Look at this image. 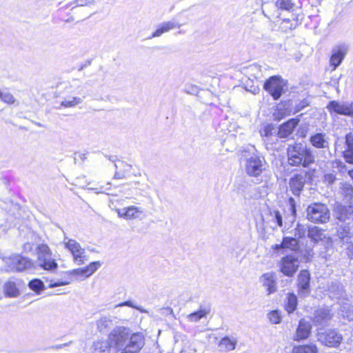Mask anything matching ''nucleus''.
<instances>
[{"instance_id": "14", "label": "nucleus", "mask_w": 353, "mask_h": 353, "mask_svg": "<svg viewBox=\"0 0 353 353\" xmlns=\"http://www.w3.org/2000/svg\"><path fill=\"white\" fill-rule=\"evenodd\" d=\"M347 50L348 46L345 43L339 44L332 48L330 63L333 68V70H335L341 65L347 52Z\"/></svg>"}, {"instance_id": "50", "label": "nucleus", "mask_w": 353, "mask_h": 353, "mask_svg": "<svg viewBox=\"0 0 353 353\" xmlns=\"http://www.w3.org/2000/svg\"><path fill=\"white\" fill-rule=\"evenodd\" d=\"M220 346L224 347L228 350H232L235 348V343L228 337H224L220 342Z\"/></svg>"}, {"instance_id": "61", "label": "nucleus", "mask_w": 353, "mask_h": 353, "mask_svg": "<svg viewBox=\"0 0 353 353\" xmlns=\"http://www.w3.org/2000/svg\"><path fill=\"white\" fill-rule=\"evenodd\" d=\"M91 63H92V60H90V59L86 60L84 63L79 65V66L78 68V70L82 71L84 68L90 65Z\"/></svg>"}, {"instance_id": "63", "label": "nucleus", "mask_w": 353, "mask_h": 353, "mask_svg": "<svg viewBox=\"0 0 353 353\" xmlns=\"http://www.w3.org/2000/svg\"><path fill=\"white\" fill-rule=\"evenodd\" d=\"M23 248L24 251L30 252L32 249V244L31 243L27 242L24 243Z\"/></svg>"}, {"instance_id": "32", "label": "nucleus", "mask_w": 353, "mask_h": 353, "mask_svg": "<svg viewBox=\"0 0 353 353\" xmlns=\"http://www.w3.org/2000/svg\"><path fill=\"white\" fill-rule=\"evenodd\" d=\"M114 166L116 171L114 176H125V174H129L132 169V165L123 161H118L117 163H114Z\"/></svg>"}, {"instance_id": "13", "label": "nucleus", "mask_w": 353, "mask_h": 353, "mask_svg": "<svg viewBox=\"0 0 353 353\" xmlns=\"http://www.w3.org/2000/svg\"><path fill=\"white\" fill-rule=\"evenodd\" d=\"M312 324L305 319H301L299 321L296 332L292 336V340L300 342L307 339L312 334Z\"/></svg>"}, {"instance_id": "3", "label": "nucleus", "mask_w": 353, "mask_h": 353, "mask_svg": "<svg viewBox=\"0 0 353 353\" xmlns=\"http://www.w3.org/2000/svg\"><path fill=\"white\" fill-rule=\"evenodd\" d=\"M307 219L315 223H325L330 220V212L325 204L314 203L308 205L306 210Z\"/></svg>"}, {"instance_id": "17", "label": "nucleus", "mask_w": 353, "mask_h": 353, "mask_svg": "<svg viewBox=\"0 0 353 353\" xmlns=\"http://www.w3.org/2000/svg\"><path fill=\"white\" fill-rule=\"evenodd\" d=\"M327 292L332 299H347V294L343 285L339 281H332L327 284Z\"/></svg>"}, {"instance_id": "43", "label": "nucleus", "mask_w": 353, "mask_h": 353, "mask_svg": "<svg viewBox=\"0 0 353 353\" xmlns=\"http://www.w3.org/2000/svg\"><path fill=\"white\" fill-rule=\"evenodd\" d=\"M273 130H274L273 125L268 124V125L264 126L260 130L261 136L263 138H265V139H264V142H267L270 139L271 137L273 135Z\"/></svg>"}, {"instance_id": "30", "label": "nucleus", "mask_w": 353, "mask_h": 353, "mask_svg": "<svg viewBox=\"0 0 353 353\" xmlns=\"http://www.w3.org/2000/svg\"><path fill=\"white\" fill-rule=\"evenodd\" d=\"M307 236L314 243H317L324 238L323 231L317 226L308 227Z\"/></svg>"}, {"instance_id": "47", "label": "nucleus", "mask_w": 353, "mask_h": 353, "mask_svg": "<svg viewBox=\"0 0 353 353\" xmlns=\"http://www.w3.org/2000/svg\"><path fill=\"white\" fill-rule=\"evenodd\" d=\"M111 323V320L108 316H103L97 321V329L99 332H103L105 330L109 324Z\"/></svg>"}, {"instance_id": "1", "label": "nucleus", "mask_w": 353, "mask_h": 353, "mask_svg": "<svg viewBox=\"0 0 353 353\" xmlns=\"http://www.w3.org/2000/svg\"><path fill=\"white\" fill-rule=\"evenodd\" d=\"M287 154L289 163L292 165H301L307 168L314 163L315 157L311 148L301 143L289 145Z\"/></svg>"}, {"instance_id": "60", "label": "nucleus", "mask_w": 353, "mask_h": 353, "mask_svg": "<svg viewBox=\"0 0 353 353\" xmlns=\"http://www.w3.org/2000/svg\"><path fill=\"white\" fill-rule=\"evenodd\" d=\"M74 163H77L78 158H79L81 161H84L87 159L85 153H81L79 152H74Z\"/></svg>"}, {"instance_id": "33", "label": "nucleus", "mask_w": 353, "mask_h": 353, "mask_svg": "<svg viewBox=\"0 0 353 353\" xmlns=\"http://www.w3.org/2000/svg\"><path fill=\"white\" fill-rule=\"evenodd\" d=\"M285 310L291 314L296 309L297 307V297L294 293H288L286 298L285 304Z\"/></svg>"}, {"instance_id": "11", "label": "nucleus", "mask_w": 353, "mask_h": 353, "mask_svg": "<svg viewBox=\"0 0 353 353\" xmlns=\"http://www.w3.org/2000/svg\"><path fill=\"white\" fill-rule=\"evenodd\" d=\"M145 344L141 333L130 334L129 339L121 353H138Z\"/></svg>"}, {"instance_id": "64", "label": "nucleus", "mask_w": 353, "mask_h": 353, "mask_svg": "<svg viewBox=\"0 0 353 353\" xmlns=\"http://www.w3.org/2000/svg\"><path fill=\"white\" fill-rule=\"evenodd\" d=\"M115 210L117 212L119 217L123 219V216L125 214V211L123 210V209L117 208Z\"/></svg>"}, {"instance_id": "51", "label": "nucleus", "mask_w": 353, "mask_h": 353, "mask_svg": "<svg viewBox=\"0 0 353 353\" xmlns=\"http://www.w3.org/2000/svg\"><path fill=\"white\" fill-rule=\"evenodd\" d=\"M270 214L278 226L280 228L283 227V217L279 210H273L270 212Z\"/></svg>"}, {"instance_id": "38", "label": "nucleus", "mask_w": 353, "mask_h": 353, "mask_svg": "<svg viewBox=\"0 0 353 353\" xmlns=\"http://www.w3.org/2000/svg\"><path fill=\"white\" fill-rule=\"evenodd\" d=\"M28 287L37 294H40L43 290H45L44 283L39 279L30 280L28 283Z\"/></svg>"}, {"instance_id": "5", "label": "nucleus", "mask_w": 353, "mask_h": 353, "mask_svg": "<svg viewBox=\"0 0 353 353\" xmlns=\"http://www.w3.org/2000/svg\"><path fill=\"white\" fill-rule=\"evenodd\" d=\"M316 337L320 343L330 347L339 346L343 341L342 334L336 329L319 328L317 330Z\"/></svg>"}, {"instance_id": "18", "label": "nucleus", "mask_w": 353, "mask_h": 353, "mask_svg": "<svg viewBox=\"0 0 353 353\" xmlns=\"http://www.w3.org/2000/svg\"><path fill=\"white\" fill-rule=\"evenodd\" d=\"M211 303L208 301H203L200 303L199 308L197 311L194 312L188 316V319L190 322H198L201 319L206 318L211 312Z\"/></svg>"}, {"instance_id": "26", "label": "nucleus", "mask_w": 353, "mask_h": 353, "mask_svg": "<svg viewBox=\"0 0 353 353\" xmlns=\"http://www.w3.org/2000/svg\"><path fill=\"white\" fill-rule=\"evenodd\" d=\"M296 254H298L296 257H299V262L308 263L311 261L314 254L313 246L305 245L303 248L300 247V250Z\"/></svg>"}, {"instance_id": "24", "label": "nucleus", "mask_w": 353, "mask_h": 353, "mask_svg": "<svg viewBox=\"0 0 353 353\" xmlns=\"http://www.w3.org/2000/svg\"><path fill=\"white\" fill-rule=\"evenodd\" d=\"M111 345L108 340H98L93 342L92 353H110Z\"/></svg>"}, {"instance_id": "53", "label": "nucleus", "mask_w": 353, "mask_h": 353, "mask_svg": "<svg viewBox=\"0 0 353 353\" xmlns=\"http://www.w3.org/2000/svg\"><path fill=\"white\" fill-rule=\"evenodd\" d=\"M298 26L297 21L294 23L292 22L289 19H285L283 20L281 27L286 31L287 30H294Z\"/></svg>"}, {"instance_id": "22", "label": "nucleus", "mask_w": 353, "mask_h": 353, "mask_svg": "<svg viewBox=\"0 0 353 353\" xmlns=\"http://www.w3.org/2000/svg\"><path fill=\"white\" fill-rule=\"evenodd\" d=\"M345 150L343 152V156L348 163H353V134L349 132L345 135Z\"/></svg>"}, {"instance_id": "37", "label": "nucleus", "mask_w": 353, "mask_h": 353, "mask_svg": "<svg viewBox=\"0 0 353 353\" xmlns=\"http://www.w3.org/2000/svg\"><path fill=\"white\" fill-rule=\"evenodd\" d=\"M288 205V210L290 212V214L288 215L285 217V219L290 223L292 224L295 221L296 217V201L292 197L289 198Z\"/></svg>"}, {"instance_id": "36", "label": "nucleus", "mask_w": 353, "mask_h": 353, "mask_svg": "<svg viewBox=\"0 0 353 353\" xmlns=\"http://www.w3.org/2000/svg\"><path fill=\"white\" fill-rule=\"evenodd\" d=\"M123 210L125 211L123 219L127 220L137 219L143 212L140 208L135 206L125 208Z\"/></svg>"}, {"instance_id": "48", "label": "nucleus", "mask_w": 353, "mask_h": 353, "mask_svg": "<svg viewBox=\"0 0 353 353\" xmlns=\"http://www.w3.org/2000/svg\"><path fill=\"white\" fill-rule=\"evenodd\" d=\"M249 71L255 79H260L262 77L261 66L258 64L251 65Z\"/></svg>"}, {"instance_id": "16", "label": "nucleus", "mask_w": 353, "mask_h": 353, "mask_svg": "<svg viewBox=\"0 0 353 353\" xmlns=\"http://www.w3.org/2000/svg\"><path fill=\"white\" fill-rule=\"evenodd\" d=\"M332 319L331 310L327 307H321L314 311L312 321L316 325H327Z\"/></svg>"}, {"instance_id": "15", "label": "nucleus", "mask_w": 353, "mask_h": 353, "mask_svg": "<svg viewBox=\"0 0 353 353\" xmlns=\"http://www.w3.org/2000/svg\"><path fill=\"white\" fill-rule=\"evenodd\" d=\"M301 115L300 114L296 117L290 119L280 125L277 132L278 137L285 139L292 134L295 128L299 125Z\"/></svg>"}, {"instance_id": "7", "label": "nucleus", "mask_w": 353, "mask_h": 353, "mask_svg": "<svg viewBox=\"0 0 353 353\" xmlns=\"http://www.w3.org/2000/svg\"><path fill=\"white\" fill-rule=\"evenodd\" d=\"M130 335V332L128 328L122 326L117 327L109 334L108 340L111 346L114 345L118 350L123 351Z\"/></svg>"}, {"instance_id": "49", "label": "nucleus", "mask_w": 353, "mask_h": 353, "mask_svg": "<svg viewBox=\"0 0 353 353\" xmlns=\"http://www.w3.org/2000/svg\"><path fill=\"white\" fill-rule=\"evenodd\" d=\"M0 95H1L0 100H1L2 101H3L6 103L13 104V103H14V102L16 101L14 96L10 92H4L1 91Z\"/></svg>"}, {"instance_id": "58", "label": "nucleus", "mask_w": 353, "mask_h": 353, "mask_svg": "<svg viewBox=\"0 0 353 353\" xmlns=\"http://www.w3.org/2000/svg\"><path fill=\"white\" fill-rule=\"evenodd\" d=\"M185 92L190 94L196 95L199 93V88L196 85H192L185 88Z\"/></svg>"}, {"instance_id": "4", "label": "nucleus", "mask_w": 353, "mask_h": 353, "mask_svg": "<svg viewBox=\"0 0 353 353\" xmlns=\"http://www.w3.org/2000/svg\"><path fill=\"white\" fill-rule=\"evenodd\" d=\"M3 261L8 270L12 272H21L30 269L32 262L30 259L20 254H12L8 256H4Z\"/></svg>"}, {"instance_id": "23", "label": "nucleus", "mask_w": 353, "mask_h": 353, "mask_svg": "<svg viewBox=\"0 0 353 353\" xmlns=\"http://www.w3.org/2000/svg\"><path fill=\"white\" fill-rule=\"evenodd\" d=\"M3 288L6 297L16 298L20 294V290L16 282L11 279L4 283Z\"/></svg>"}, {"instance_id": "29", "label": "nucleus", "mask_w": 353, "mask_h": 353, "mask_svg": "<svg viewBox=\"0 0 353 353\" xmlns=\"http://www.w3.org/2000/svg\"><path fill=\"white\" fill-rule=\"evenodd\" d=\"M261 281L263 283V285L266 287L268 294L276 292V282L272 274H263L261 277Z\"/></svg>"}, {"instance_id": "42", "label": "nucleus", "mask_w": 353, "mask_h": 353, "mask_svg": "<svg viewBox=\"0 0 353 353\" xmlns=\"http://www.w3.org/2000/svg\"><path fill=\"white\" fill-rule=\"evenodd\" d=\"M101 263L100 261H94L90 263L88 266L84 268V272H85V278L89 277L93 273H94L100 267Z\"/></svg>"}, {"instance_id": "52", "label": "nucleus", "mask_w": 353, "mask_h": 353, "mask_svg": "<svg viewBox=\"0 0 353 353\" xmlns=\"http://www.w3.org/2000/svg\"><path fill=\"white\" fill-rule=\"evenodd\" d=\"M94 3V0H75L73 2H70L68 6H72V9L78 6H85L93 4Z\"/></svg>"}, {"instance_id": "6", "label": "nucleus", "mask_w": 353, "mask_h": 353, "mask_svg": "<svg viewBox=\"0 0 353 353\" xmlns=\"http://www.w3.org/2000/svg\"><path fill=\"white\" fill-rule=\"evenodd\" d=\"M266 166L264 157L253 153L246 160L245 171L250 176H259L265 170Z\"/></svg>"}, {"instance_id": "35", "label": "nucleus", "mask_w": 353, "mask_h": 353, "mask_svg": "<svg viewBox=\"0 0 353 353\" xmlns=\"http://www.w3.org/2000/svg\"><path fill=\"white\" fill-rule=\"evenodd\" d=\"M303 178H290V186L292 193L299 196L302 190L304 183L301 181Z\"/></svg>"}, {"instance_id": "59", "label": "nucleus", "mask_w": 353, "mask_h": 353, "mask_svg": "<svg viewBox=\"0 0 353 353\" xmlns=\"http://www.w3.org/2000/svg\"><path fill=\"white\" fill-rule=\"evenodd\" d=\"M345 250L347 257L350 259L353 260V243H347Z\"/></svg>"}, {"instance_id": "44", "label": "nucleus", "mask_w": 353, "mask_h": 353, "mask_svg": "<svg viewBox=\"0 0 353 353\" xmlns=\"http://www.w3.org/2000/svg\"><path fill=\"white\" fill-rule=\"evenodd\" d=\"M310 104V102L307 99H294V107L295 108L296 114L306 107L309 106Z\"/></svg>"}, {"instance_id": "31", "label": "nucleus", "mask_w": 353, "mask_h": 353, "mask_svg": "<svg viewBox=\"0 0 353 353\" xmlns=\"http://www.w3.org/2000/svg\"><path fill=\"white\" fill-rule=\"evenodd\" d=\"M318 348L316 344L310 343L305 345H294L292 353H317Z\"/></svg>"}, {"instance_id": "45", "label": "nucleus", "mask_w": 353, "mask_h": 353, "mask_svg": "<svg viewBox=\"0 0 353 353\" xmlns=\"http://www.w3.org/2000/svg\"><path fill=\"white\" fill-rule=\"evenodd\" d=\"M275 6L281 10H290L292 8L294 3L291 0H277Z\"/></svg>"}, {"instance_id": "19", "label": "nucleus", "mask_w": 353, "mask_h": 353, "mask_svg": "<svg viewBox=\"0 0 353 353\" xmlns=\"http://www.w3.org/2000/svg\"><path fill=\"white\" fill-rule=\"evenodd\" d=\"M336 219L341 222H346L348 220H353V208L351 205L345 206L337 205L335 208Z\"/></svg>"}, {"instance_id": "9", "label": "nucleus", "mask_w": 353, "mask_h": 353, "mask_svg": "<svg viewBox=\"0 0 353 353\" xmlns=\"http://www.w3.org/2000/svg\"><path fill=\"white\" fill-rule=\"evenodd\" d=\"M64 244L65 247L70 251L74 261L77 265H81L88 260L89 257L85 254V249L82 248L76 240L70 239L64 241Z\"/></svg>"}, {"instance_id": "40", "label": "nucleus", "mask_w": 353, "mask_h": 353, "mask_svg": "<svg viewBox=\"0 0 353 353\" xmlns=\"http://www.w3.org/2000/svg\"><path fill=\"white\" fill-rule=\"evenodd\" d=\"M83 99L80 97H70L68 98L64 99L61 102V105L65 108H72L81 103Z\"/></svg>"}, {"instance_id": "57", "label": "nucleus", "mask_w": 353, "mask_h": 353, "mask_svg": "<svg viewBox=\"0 0 353 353\" xmlns=\"http://www.w3.org/2000/svg\"><path fill=\"white\" fill-rule=\"evenodd\" d=\"M118 306H128V307H132V308H134L141 312H144L145 310H143L141 307L137 306V305H135L131 301H124L123 303H121L118 305Z\"/></svg>"}, {"instance_id": "8", "label": "nucleus", "mask_w": 353, "mask_h": 353, "mask_svg": "<svg viewBox=\"0 0 353 353\" xmlns=\"http://www.w3.org/2000/svg\"><path fill=\"white\" fill-rule=\"evenodd\" d=\"M326 108L331 115L334 114L353 118L352 101L332 100L329 101Z\"/></svg>"}, {"instance_id": "46", "label": "nucleus", "mask_w": 353, "mask_h": 353, "mask_svg": "<svg viewBox=\"0 0 353 353\" xmlns=\"http://www.w3.org/2000/svg\"><path fill=\"white\" fill-rule=\"evenodd\" d=\"M307 229L308 227H307L306 225L301 223H297L294 229V236L298 239L303 238L305 236L306 231L307 230Z\"/></svg>"}, {"instance_id": "41", "label": "nucleus", "mask_w": 353, "mask_h": 353, "mask_svg": "<svg viewBox=\"0 0 353 353\" xmlns=\"http://www.w3.org/2000/svg\"><path fill=\"white\" fill-rule=\"evenodd\" d=\"M37 259H40L41 256L52 255V252L49 246L45 243L39 244L37 245Z\"/></svg>"}, {"instance_id": "62", "label": "nucleus", "mask_w": 353, "mask_h": 353, "mask_svg": "<svg viewBox=\"0 0 353 353\" xmlns=\"http://www.w3.org/2000/svg\"><path fill=\"white\" fill-rule=\"evenodd\" d=\"M71 343H72V341H70L68 343L53 345V346L51 347V348L57 349H57H61V348H63L65 347H67V346L70 345Z\"/></svg>"}, {"instance_id": "20", "label": "nucleus", "mask_w": 353, "mask_h": 353, "mask_svg": "<svg viewBox=\"0 0 353 353\" xmlns=\"http://www.w3.org/2000/svg\"><path fill=\"white\" fill-rule=\"evenodd\" d=\"M181 26V24L174 21L163 22L158 25L157 30L152 34L150 38L159 37L163 34L168 32L172 29L179 28Z\"/></svg>"}, {"instance_id": "34", "label": "nucleus", "mask_w": 353, "mask_h": 353, "mask_svg": "<svg viewBox=\"0 0 353 353\" xmlns=\"http://www.w3.org/2000/svg\"><path fill=\"white\" fill-rule=\"evenodd\" d=\"M336 236L340 240V242L344 245L345 242L350 239V227L348 225H341L337 228Z\"/></svg>"}, {"instance_id": "28", "label": "nucleus", "mask_w": 353, "mask_h": 353, "mask_svg": "<svg viewBox=\"0 0 353 353\" xmlns=\"http://www.w3.org/2000/svg\"><path fill=\"white\" fill-rule=\"evenodd\" d=\"M300 241L299 240L294 237L290 236H284L283 238L282 242L279 244V246H283V248L289 249L295 253L300 250Z\"/></svg>"}, {"instance_id": "2", "label": "nucleus", "mask_w": 353, "mask_h": 353, "mask_svg": "<svg viewBox=\"0 0 353 353\" xmlns=\"http://www.w3.org/2000/svg\"><path fill=\"white\" fill-rule=\"evenodd\" d=\"M263 88L273 100L277 101L288 91V82L280 75H273L265 81Z\"/></svg>"}, {"instance_id": "54", "label": "nucleus", "mask_w": 353, "mask_h": 353, "mask_svg": "<svg viewBox=\"0 0 353 353\" xmlns=\"http://www.w3.org/2000/svg\"><path fill=\"white\" fill-rule=\"evenodd\" d=\"M270 321L274 324L279 323L281 320L280 314L277 310H274L268 314Z\"/></svg>"}, {"instance_id": "21", "label": "nucleus", "mask_w": 353, "mask_h": 353, "mask_svg": "<svg viewBox=\"0 0 353 353\" xmlns=\"http://www.w3.org/2000/svg\"><path fill=\"white\" fill-rule=\"evenodd\" d=\"M37 264L42 269L50 272H54L58 268V264L56 260L52 257V255L37 259Z\"/></svg>"}, {"instance_id": "27", "label": "nucleus", "mask_w": 353, "mask_h": 353, "mask_svg": "<svg viewBox=\"0 0 353 353\" xmlns=\"http://www.w3.org/2000/svg\"><path fill=\"white\" fill-rule=\"evenodd\" d=\"M294 99H290L288 100L282 101L279 104V112L282 114V116L295 114V108L294 107Z\"/></svg>"}, {"instance_id": "39", "label": "nucleus", "mask_w": 353, "mask_h": 353, "mask_svg": "<svg viewBox=\"0 0 353 353\" xmlns=\"http://www.w3.org/2000/svg\"><path fill=\"white\" fill-rule=\"evenodd\" d=\"M341 194L344 196V200L347 203H351V200L353 197V188L352 185L348 183H345L341 188Z\"/></svg>"}, {"instance_id": "25", "label": "nucleus", "mask_w": 353, "mask_h": 353, "mask_svg": "<svg viewBox=\"0 0 353 353\" xmlns=\"http://www.w3.org/2000/svg\"><path fill=\"white\" fill-rule=\"evenodd\" d=\"M311 144L316 148H328L329 143L325 139V134L318 132L312 135L310 138Z\"/></svg>"}, {"instance_id": "12", "label": "nucleus", "mask_w": 353, "mask_h": 353, "mask_svg": "<svg viewBox=\"0 0 353 353\" xmlns=\"http://www.w3.org/2000/svg\"><path fill=\"white\" fill-rule=\"evenodd\" d=\"M298 293L301 296H307L311 292L310 273L307 270H302L297 276Z\"/></svg>"}, {"instance_id": "10", "label": "nucleus", "mask_w": 353, "mask_h": 353, "mask_svg": "<svg viewBox=\"0 0 353 353\" xmlns=\"http://www.w3.org/2000/svg\"><path fill=\"white\" fill-rule=\"evenodd\" d=\"M299 257L293 254L283 256L281 260L280 270L287 276H292L299 268Z\"/></svg>"}, {"instance_id": "55", "label": "nucleus", "mask_w": 353, "mask_h": 353, "mask_svg": "<svg viewBox=\"0 0 353 353\" xmlns=\"http://www.w3.org/2000/svg\"><path fill=\"white\" fill-rule=\"evenodd\" d=\"M71 283V280H65V281H50V284L48 285V288H57V287H59V286H62V285H68Z\"/></svg>"}, {"instance_id": "56", "label": "nucleus", "mask_w": 353, "mask_h": 353, "mask_svg": "<svg viewBox=\"0 0 353 353\" xmlns=\"http://www.w3.org/2000/svg\"><path fill=\"white\" fill-rule=\"evenodd\" d=\"M85 272H84V268H77L72 270L71 271H68L65 272V274L68 276H72V275H78L81 276H85Z\"/></svg>"}]
</instances>
